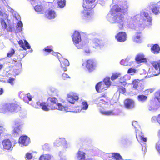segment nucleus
<instances>
[{
	"label": "nucleus",
	"instance_id": "f257e3e1",
	"mask_svg": "<svg viewBox=\"0 0 160 160\" xmlns=\"http://www.w3.org/2000/svg\"><path fill=\"white\" fill-rule=\"evenodd\" d=\"M129 5L124 0H119L118 3L114 5L107 15V18L111 23L119 24L120 29L123 28L125 25L124 13L128 11Z\"/></svg>",
	"mask_w": 160,
	"mask_h": 160
},
{
	"label": "nucleus",
	"instance_id": "f03ea898",
	"mask_svg": "<svg viewBox=\"0 0 160 160\" xmlns=\"http://www.w3.org/2000/svg\"><path fill=\"white\" fill-rule=\"evenodd\" d=\"M35 107L36 108H41L45 111H48L50 109H58L66 112H78L79 110L75 111L68 107L63 106L61 104L58 103V100L55 98H49L47 102H38Z\"/></svg>",
	"mask_w": 160,
	"mask_h": 160
},
{
	"label": "nucleus",
	"instance_id": "7ed1b4c3",
	"mask_svg": "<svg viewBox=\"0 0 160 160\" xmlns=\"http://www.w3.org/2000/svg\"><path fill=\"white\" fill-rule=\"evenodd\" d=\"M140 14H137L132 17H128L127 19V27L129 28L141 31L143 28Z\"/></svg>",
	"mask_w": 160,
	"mask_h": 160
},
{
	"label": "nucleus",
	"instance_id": "20e7f679",
	"mask_svg": "<svg viewBox=\"0 0 160 160\" xmlns=\"http://www.w3.org/2000/svg\"><path fill=\"white\" fill-rule=\"evenodd\" d=\"M82 34L78 31H75L73 35L72 36V38L74 44L78 49H82L87 47V45L88 43V42L87 41L86 42L83 41L82 44H79L81 41V34Z\"/></svg>",
	"mask_w": 160,
	"mask_h": 160
},
{
	"label": "nucleus",
	"instance_id": "39448f33",
	"mask_svg": "<svg viewBox=\"0 0 160 160\" xmlns=\"http://www.w3.org/2000/svg\"><path fill=\"white\" fill-rule=\"evenodd\" d=\"M45 52L48 53H51L55 56H57L59 60L61 63V67L64 71L67 70V67L69 65V63L68 60L66 59L61 58V55L58 52H53V51L50 49L45 48L43 49Z\"/></svg>",
	"mask_w": 160,
	"mask_h": 160
},
{
	"label": "nucleus",
	"instance_id": "423d86ee",
	"mask_svg": "<svg viewBox=\"0 0 160 160\" xmlns=\"http://www.w3.org/2000/svg\"><path fill=\"white\" fill-rule=\"evenodd\" d=\"M20 107L17 104L11 103L6 104L3 106L2 109L0 110L1 112L5 113L8 112H17L20 109Z\"/></svg>",
	"mask_w": 160,
	"mask_h": 160
},
{
	"label": "nucleus",
	"instance_id": "0eeeda50",
	"mask_svg": "<svg viewBox=\"0 0 160 160\" xmlns=\"http://www.w3.org/2000/svg\"><path fill=\"white\" fill-rule=\"evenodd\" d=\"M152 65L148 71V75L152 77L158 75L160 73V60L158 62H153Z\"/></svg>",
	"mask_w": 160,
	"mask_h": 160
},
{
	"label": "nucleus",
	"instance_id": "6e6552de",
	"mask_svg": "<svg viewBox=\"0 0 160 160\" xmlns=\"http://www.w3.org/2000/svg\"><path fill=\"white\" fill-rule=\"evenodd\" d=\"M111 85L109 78H105L103 82L98 83L96 86V89L99 92H101L103 90H106L107 88Z\"/></svg>",
	"mask_w": 160,
	"mask_h": 160
},
{
	"label": "nucleus",
	"instance_id": "1a4fd4ad",
	"mask_svg": "<svg viewBox=\"0 0 160 160\" xmlns=\"http://www.w3.org/2000/svg\"><path fill=\"white\" fill-rule=\"evenodd\" d=\"M23 123V122L20 119H17L14 121L12 132V135L14 136H18L21 133Z\"/></svg>",
	"mask_w": 160,
	"mask_h": 160
},
{
	"label": "nucleus",
	"instance_id": "9d476101",
	"mask_svg": "<svg viewBox=\"0 0 160 160\" xmlns=\"http://www.w3.org/2000/svg\"><path fill=\"white\" fill-rule=\"evenodd\" d=\"M0 16H2L0 18V22L2 26V28L5 29L7 27V24H9L10 22V20L8 19V15L4 12L2 8L0 7Z\"/></svg>",
	"mask_w": 160,
	"mask_h": 160
},
{
	"label": "nucleus",
	"instance_id": "9b49d317",
	"mask_svg": "<svg viewBox=\"0 0 160 160\" xmlns=\"http://www.w3.org/2000/svg\"><path fill=\"white\" fill-rule=\"evenodd\" d=\"M80 17L85 20H90L94 17V12L92 10H84L81 12Z\"/></svg>",
	"mask_w": 160,
	"mask_h": 160
},
{
	"label": "nucleus",
	"instance_id": "f8f14e48",
	"mask_svg": "<svg viewBox=\"0 0 160 160\" xmlns=\"http://www.w3.org/2000/svg\"><path fill=\"white\" fill-rule=\"evenodd\" d=\"M82 65L86 67L89 72H92L96 67V63L92 60H88L84 62Z\"/></svg>",
	"mask_w": 160,
	"mask_h": 160
},
{
	"label": "nucleus",
	"instance_id": "ddd939ff",
	"mask_svg": "<svg viewBox=\"0 0 160 160\" xmlns=\"http://www.w3.org/2000/svg\"><path fill=\"white\" fill-rule=\"evenodd\" d=\"M141 20L144 21L149 27L152 25V18L148 13L144 11H142L140 12Z\"/></svg>",
	"mask_w": 160,
	"mask_h": 160
},
{
	"label": "nucleus",
	"instance_id": "4468645a",
	"mask_svg": "<svg viewBox=\"0 0 160 160\" xmlns=\"http://www.w3.org/2000/svg\"><path fill=\"white\" fill-rule=\"evenodd\" d=\"M149 6L152 13L154 14L158 15L160 13V1L156 3H151Z\"/></svg>",
	"mask_w": 160,
	"mask_h": 160
},
{
	"label": "nucleus",
	"instance_id": "2eb2a0df",
	"mask_svg": "<svg viewBox=\"0 0 160 160\" xmlns=\"http://www.w3.org/2000/svg\"><path fill=\"white\" fill-rule=\"evenodd\" d=\"M115 39L120 42H124L127 39V35L124 32H120L115 36Z\"/></svg>",
	"mask_w": 160,
	"mask_h": 160
},
{
	"label": "nucleus",
	"instance_id": "dca6fc26",
	"mask_svg": "<svg viewBox=\"0 0 160 160\" xmlns=\"http://www.w3.org/2000/svg\"><path fill=\"white\" fill-rule=\"evenodd\" d=\"M67 100L70 103L73 104L75 101L78 99V97L77 94L73 92H71L67 95Z\"/></svg>",
	"mask_w": 160,
	"mask_h": 160
},
{
	"label": "nucleus",
	"instance_id": "f3484780",
	"mask_svg": "<svg viewBox=\"0 0 160 160\" xmlns=\"http://www.w3.org/2000/svg\"><path fill=\"white\" fill-rule=\"evenodd\" d=\"M30 142V138L26 136H21L19 139V143L22 146H27Z\"/></svg>",
	"mask_w": 160,
	"mask_h": 160
},
{
	"label": "nucleus",
	"instance_id": "a211bd4d",
	"mask_svg": "<svg viewBox=\"0 0 160 160\" xmlns=\"http://www.w3.org/2000/svg\"><path fill=\"white\" fill-rule=\"evenodd\" d=\"M95 1L93 0H86V2H84L83 4V7L86 9H92L94 8L95 5L94 3Z\"/></svg>",
	"mask_w": 160,
	"mask_h": 160
},
{
	"label": "nucleus",
	"instance_id": "6ab92c4d",
	"mask_svg": "<svg viewBox=\"0 0 160 160\" xmlns=\"http://www.w3.org/2000/svg\"><path fill=\"white\" fill-rule=\"evenodd\" d=\"M125 107L128 109H132L135 106L134 101L132 99H127L124 102Z\"/></svg>",
	"mask_w": 160,
	"mask_h": 160
},
{
	"label": "nucleus",
	"instance_id": "aec40b11",
	"mask_svg": "<svg viewBox=\"0 0 160 160\" xmlns=\"http://www.w3.org/2000/svg\"><path fill=\"white\" fill-rule=\"evenodd\" d=\"M19 95L20 98L23 99L24 102L29 104H31V103H29V101H31L32 97L30 95L29 93L27 94H24L22 93V92H20L19 93Z\"/></svg>",
	"mask_w": 160,
	"mask_h": 160
},
{
	"label": "nucleus",
	"instance_id": "412c9836",
	"mask_svg": "<svg viewBox=\"0 0 160 160\" xmlns=\"http://www.w3.org/2000/svg\"><path fill=\"white\" fill-rule=\"evenodd\" d=\"M2 144L4 149L10 150L12 147L11 142L8 139H6L3 140L2 142Z\"/></svg>",
	"mask_w": 160,
	"mask_h": 160
},
{
	"label": "nucleus",
	"instance_id": "4be33fe9",
	"mask_svg": "<svg viewBox=\"0 0 160 160\" xmlns=\"http://www.w3.org/2000/svg\"><path fill=\"white\" fill-rule=\"evenodd\" d=\"M46 16L49 19H53L57 16L56 12L53 10H50L47 12Z\"/></svg>",
	"mask_w": 160,
	"mask_h": 160
},
{
	"label": "nucleus",
	"instance_id": "5701e85b",
	"mask_svg": "<svg viewBox=\"0 0 160 160\" xmlns=\"http://www.w3.org/2000/svg\"><path fill=\"white\" fill-rule=\"evenodd\" d=\"M78 160H85V153L82 150H79L76 154Z\"/></svg>",
	"mask_w": 160,
	"mask_h": 160
},
{
	"label": "nucleus",
	"instance_id": "b1692460",
	"mask_svg": "<svg viewBox=\"0 0 160 160\" xmlns=\"http://www.w3.org/2000/svg\"><path fill=\"white\" fill-rule=\"evenodd\" d=\"M107 156L109 158H115L116 160H122V158L120 155L117 153H109Z\"/></svg>",
	"mask_w": 160,
	"mask_h": 160
},
{
	"label": "nucleus",
	"instance_id": "393cba45",
	"mask_svg": "<svg viewBox=\"0 0 160 160\" xmlns=\"http://www.w3.org/2000/svg\"><path fill=\"white\" fill-rule=\"evenodd\" d=\"M141 32H137L133 38V41L136 42L140 43L142 41V38L141 35Z\"/></svg>",
	"mask_w": 160,
	"mask_h": 160
},
{
	"label": "nucleus",
	"instance_id": "a878e982",
	"mask_svg": "<svg viewBox=\"0 0 160 160\" xmlns=\"http://www.w3.org/2000/svg\"><path fill=\"white\" fill-rule=\"evenodd\" d=\"M136 60L138 63L144 62L146 61L144 55L142 54L138 55L136 58Z\"/></svg>",
	"mask_w": 160,
	"mask_h": 160
},
{
	"label": "nucleus",
	"instance_id": "bb28decb",
	"mask_svg": "<svg viewBox=\"0 0 160 160\" xmlns=\"http://www.w3.org/2000/svg\"><path fill=\"white\" fill-rule=\"evenodd\" d=\"M62 145L64 148H68L71 147V143L70 142H68L64 138L62 139Z\"/></svg>",
	"mask_w": 160,
	"mask_h": 160
},
{
	"label": "nucleus",
	"instance_id": "cd10ccee",
	"mask_svg": "<svg viewBox=\"0 0 160 160\" xmlns=\"http://www.w3.org/2000/svg\"><path fill=\"white\" fill-rule=\"evenodd\" d=\"M34 9L36 12L42 13L44 11V8L41 5H38L35 6Z\"/></svg>",
	"mask_w": 160,
	"mask_h": 160
},
{
	"label": "nucleus",
	"instance_id": "c85d7f7f",
	"mask_svg": "<svg viewBox=\"0 0 160 160\" xmlns=\"http://www.w3.org/2000/svg\"><path fill=\"white\" fill-rule=\"evenodd\" d=\"M160 51V48L159 46L156 44L154 45L151 48V51L152 52L155 54H157Z\"/></svg>",
	"mask_w": 160,
	"mask_h": 160
},
{
	"label": "nucleus",
	"instance_id": "c756f323",
	"mask_svg": "<svg viewBox=\"0 0 160 160\" xmlns=\"http://www.w3.org/2000/svg\"><path fill=\"white\" fill-rule=\"evenodd\" d=\"M52 156L49 154H43L40 156L39 160H50Z\"/></svg>",
	"mask_w": 160,
	"mask_h": 160
},
{
	"label": "nucleus",
	"instance_id": "7c9ffc66",
	"mask_svg": "<svg viewBox=\"0 0 160 160\" xmlns=\"http://www.w3.org/2000/svg\"><path fill=\"white\" fill-rule=\"evenodd\" d=\"M100 112L102 114L105 115H112L114 114V113L112 110L104 111L100 110Z\"/></svg>",
	"mask_w": 160,
	"mask_h": 160
},
{
	"label": "nucleus",
	"instance_id": "2f4dec72",
	"mask_svg": "<svg viewBox=\"0 0 160 160\" xmlns=\"http://www.w3.org/2000/svg\"><path fill=\"white\" fill-rule=\"evenodd\" d=\"M64 138H61L59 139H57L54 142V145L55 146H59L61 144L62 145V139H63Z\"/></svg>",
	"mask_w": 160,
	"mask_h": 160
},
{
	"label": "nucleus",
	"instance_id": "473e14b6",
	"mask_svg": "<svg viewBox=\"0 0 160 160\" xmlns=\"http://www.w3.org/2000/svg\"><path fill=\"white\" fill-rule=\"evenodd\" d=\"M147 97L146 96L143 95H139L138 96V99L139 102H144L146 101Z\"/></svg>",
	"mask_w": 160,
	"mask_h": 160
},
{
	"label": "nucleus",
	"instance_id": "72a5a7b5",
	"mask_svg": "<svg viewBox=\"0 0 160 160\" xmlns=\"http://www.w3.org/2000/svg\"><path fill=\"white\" fill-rule=\"evenodd\" d=\"M136 137L138 141H139V139H140L144 142H146L147 141V138H144V135L142 132H141L140 134H139L138 136H137V134L136 135Z\"/></svg>",
	"mask_w": 160,
	"mask_h": 160
},
{
	"label": "nucleus",
	"instance_id": "f704fd0d",
	"mask_svg": "<svg viewBox=\"0 0 160 160\" xmlns=\"http://www.w3.org/2000/svg\"><path fill=\"white\" fill-rule=\"evenodd\" d=\"M139 82L140 81L138 79L133 80L132 82V84L133 85V88L135 89L138 90V88L139 86Z\"/></svg>",
	"mask_w": 160,
	"mask_h": 160
},
{
	"label": "nucleus",
	"instance_id": "c9c22d12",
	"mask_svg": "<svg viewBox=\"0 0 160 160\" xmlns=\"http://www.w3.org/2000/svg\"><path fill=\"white\" fill-rule=\"evenodd\" d=\"M57 1L59 7L62 8L65 6V0H57Z\"/></svg>",
	"mask_w": 160,
	"mask_h": 160
},
{
	"label": "nucleus",
	"instance_id": "e433bc0d",
	"mask_svg": "<svg viewBox=\"0 0 160 160\" xmlns=\"http://www.w3.org/2000/svg\"><path fill=\"white\" fill-rule=\"evenodd\" d=\"M127 78H128V80L130 79V77L128 75H126L122 77H121L120 78V82L121 83H122V82H123L124 83H126V82L125 81L127 80Z\"/></svg>",
	"mask_w": 160,
	"mask_h": 160
},
{
	"label": "nucleus",
	"instance_id": "4c0bfd02",
	"mask_svg": "<svg viewBox=\"0 0 160 160\" xmlns=\"http://www.w3.org/2000/svg\"><path fill=\"white\" fill-rule=\"evenodd\" d=\"M137 72L138 71L137 70L134 68H131L128 69L127 72L131 75H133Z\"/></svg>",
	"mask_w": 160,
	"mask_h": 160
},
{
	"label": "nucleus",
	"instance_id": "58836bf2",
	"mask_svg": "<svg viewBox=\"0 0 160 160\" xmlns=\"http://www.w3.org/2000/svg\"><path fill=\"white\" fill-rule=\"evenodd\" d=\"M129 142L128 139L126 137L122 138L120 140V142L122 144H127Z\"/></svg>",
	"mask_w": 160,
	"mask_h": 160
},
{
	"label": "nucleus",
	"instance_id": "ea45409f",
	"mask_svg": "<svg viewBox=\"0 0 160 160\" xmlns=\"http://www.w3.org/2000/svg\"><path fill=\"white\" fill-rule=\"evenodd\" d=\"M156 120L158 122L160 125V114H158L157 117L153 116L152 117V122H154Z\"/></svg>",
	"mask_w": 160,
	"mask_h": 160
},
{
	"label": "nucleus",
	"instance_id": "a19ab883",
	"mask_svg": "<svg viewBox=\"0 0 160 160\" xmlns=\"http://www.w3.org/2000/svg\"><path fill=\"white\" fill-rule=\"evenodd\" d=\"M93 43L95 45L93 47H95V48L100 47V42L99 40L96 39H94L93 40Z\"/></svg>",
	"mask_w": 160,
	"mask_h": 160
},
{
	"label": "nucleus",
	"instance_id": "79ce46f5",
	"mask_svg": "<svg viewBox=\"0 0 160 160\" xmlns=\"http://www.w3.org/2000/svg\"><path fill=\"white\" fill-rule=\"evenodd\" d=\"M121 75V74L119 72L113 74L111 77V79L112 80H114L116 79L118 77H120Z\"/></svg>",
	"mask_w": 160,
	"mask_h": 160
},
{
	"label": "nucleus",
	"instance_id": "37998d69",
	"mask_svg": "<svg viewBox=\"0 0 160 160\" xmlns=\"http://www.w3.org/2000/svg\"><path fill=\"white\" fill-rule=\"evenodd\" d=\"M15 53V50L12 48H11L7 54V57L9 58L12 57Z\"/></svg>",
	"mask_w": 160,
	"mask_h": 160
},
{
	"label": "nucleus",
	"instance_id": "c03bdc74",
	"mask_svg": "<svg viewBox=\"0 0 160 160\" xmlns=\"http://www.w3.org/2000/svg\"><path fill=\"white\" fill-rule=\"evenodd\" d=\"M120 63L121 65L127 66V65H131V62L128 63V60L127 59L126 60H122L120 62Z\"/></svg>",
	"mask_w": 160,
	"mask_h": 160
},
{
	"label": "nucleus",
	"instance_id": "a18cd8bd",
	"mask_svg": "<svg viewBox=\"0 0 160 160\" xmlns=\"http://www.w3.org/2000/svg\"><path fill=\"white\" fill-rule=\"evenodd\" d=\"M88 108V105L87 102H82V109L87 110Z\"/></svg>",
	"mask_w": 160,
	"mask_h": 160
},
{
	"label": "nucleus",
	"instance_id": "49530a36",
	"mask_svg": "<svg viewBox=\"0 0 160 160\" xmlns=\"http://www.w3.org/2000/svg\"><path fill=\"white\" fill-rule=\"evenodd\" d=\"M17 26L19 28L18 29V31L19 32L21 31L22 29L23 26L22 22L21 21H19L17 24Z\"/></svg>",
	"mask_w": 160,
	"mask_h": 160
},
{
	"label": "nucleus",
	"instance_id": "de8ad7c7",
	"mask_svg": "<svg viewBox=\"0 0 160 160\" xmlns=\"http://www.w3.org/2000/svg\"><path fill=\"white\" fill-rule=\"evenodd\" d=\"M32 156L31 153L28 152L26 154L25 158L26 160H30L32 158Z\"/></svg>",
	"mask_w": 160,
	"mask_h": 160
},
{
	"label": "nucleus",
	"instance_id": "09e8293b",
	"mask_svg": "<svg viewBox=\"0 0 160 160\" xmlns=\"http://www.w3.org/2000/svg\"><path fill=\"white\" fill-rule=\"evenodd\" d=\"M19 44L20 45V47L24 50H26V48H25L24 45V43L23 42L22 40H20L18 42Z\"/></svg>",
	"mask_w": 160,
	"mask_h": 160
},
{
	"label": "nucleus",
	"instance_id": "8fccbe9b",
	"mask_svg": "<svg viewBox=\"0 0 160 160\" xmlns=\"http://www.w3.org/2000/svg\"><path fill=\"white\" fill-rule=\"evenodd\" d=\"M8 82L10 83L11 85H13L14 83V82L15 81V79L14 78L9 77L8 79Z\"/></svg>",
	"mask_w": 160,
	"mask_h": 160
},
{
	"label": "nucleus",
	"instance_id": "3c124183",
	"mask_svg": "<svg viewBox=\"0 0 160 160\" xmlns=\"http://www.w3.org/2000/svg\"><path fill=\"white\" fill-rule=\"evenodd\" d=\"M148 108L149 110L153 112L156 111L158 109L157 108L151 106H148Z\"/></svg>",
	"mask_w": 160,
	"mask_h": 160
},
{
	"label": "nucleus",
	"instance_id": "603ef678",
	"mask_svg": "<svg viewBox=\"0 0 160 160\" xmlns=\"http://www.w3.org/2000/svg\"><path fill=\"white\" fill-rule=\"evenodd\" d=\"M12 14L16 20H18L20 19V18L19 15L16 12H14L12 13Z\"/></svg>",
	"mask_w": 160,
	"mask_h": 160
},
{
	"label": "nucleus",
	"instance_id": "864d4df0",
	"mask_svg": "<svg viewBox=\"0 0 160 160\" xmlns=\"http://www.w3.org/2000/svg\"><path fill=\"white\" fill-rule=\"evenodd\" d=\"M155 147L156 150L160 153V141L156 143Z\"/></svg>",
	"mask_w": 160,
	"mask_h": 160
},
{
	"label": "nucleus",
	"instance_id": "5fc2aeb1",
	"mask_svg": "<svg viewBox=\"0 0 160 160\" xmlns=\"http://www.w3.org/2000/svg\"><path fill=\"white\" fill-rule=\"evenodd\" d=\"M24 45L25 48H27L28 49H30V48L31 47L30 46L28 42L26 40H24Z\"/></svg>",
	"mask_w": 160,
	"mask_h": 160
},
{
	"label": "nucleus",
	"instance_id": "6e6d98bb",
	"mask_svg": "<svg viewBox=\"0 0 160 160\" xmlns=\"http://www.w3.org/2000/svg\"><path fill=\"white\" fill-rule=\"evenodd\" d=\"M132 125L135 127V131L137 133V132L136 131V128L138 126L137 122V121H133L132 123Z\"/></svg>",
	"mask_w": 160,
	"mask_h": 160
},
{
	"label": "nucleus",
	"instance_id": "4d7b16f0",
	"mask_svg": "<svg viewBox=\"0 0 160 160\" xmlns=\"http://www.w3.org/2000/svg\"><path fill=\"white\" fill-rule=\"evenodd\" d=\"M42 148L44 150H48L49 149V145L48 144H45L42 146Z\"/></svg>",
	"mask_w": 160,
	"mask_h": 160
},
{
	"label": "nucleus",
	"instance_id": "13d9d810",
	"mask_svg": "<svg viewBox=\"0 0 160 160\" xmlns=\"http://www.w3.org/2000/svg\"><path fill=\"white\" fill-rule=\"evenodd\" d=\"M49 90L52 93H54L57 92V90L53 87H50Z\"/></svg>",
	"mask_w": 160,
	"mask_h": 160
},
{
	"label": "nucleus",
	"instance_id": "bf43d9fd",
	"mask_svg": "<svg viewBox=\"0 0 160 160\" xmlns=\"http://www.w3.org/2000/svg\"><path fill=\"white\" fill-rule=\"evenodd\" d=\"M119 91L120 92L124 93L126 91V89L122 87L119 88Z\"/></svg>",
	"mask_w": 160,
	"mask_h": 160
},
{
	"label": "nucleus",
	"instance_id": "052dcab7",
	"mask_svg": "<svg viewBox=\"0 0 160 160\" xmlns=\"http://www.w3.org/2000/svg\"><path fill=\"white\" fill-rule=\"evenodd\" d=\"M62 78L64 79H65L67 78H70L67 74L63 73L62 74Z\"/></svg>",
	"mask_w": 160,
	"mask_h": 160
},
{
	"label": "nucleus",
	"instance_id": "680f3d73",
	"mask_svg": "<svg viewBox=\"0 0 160 160\" xmlns=\"http://www.w3.org/2000/svg\"><path fill=\"white\" fill-rule=\"evenodd\" d=\"M98 102L100 103H102V104L104 102V101L102 99H99L97 101H96V103L97 104H99V103H98Z\"/></svg>",
	"mask_w": 160,
	"mask_h": 160
},
{
	"label": "nucleus",
	"instance_id": "e2e57ef3",
	"mask_svg": "<svg viewBox=\"0 0 160 160\" xmlns=\"http://www.w3.org/2000/svg\"><path fill=\"white\" fill-rule=\"evenodd\" d=\"M4 130V129L2 127L0 126V136L1 135Z\"/></svg>",
	"mask_w": 160,
	"mask_h": 160
},
{
	"label": "nucleus",
	"instance_id": "0e129e2a",
	"mask_svg": "<svg viewBox=\"0 0 160 160\" xmlns=\"http://www.w3.org/2000/svg\"><path fill=\"white\" fill-rule=\"evenodd\" d=\"M154 90L152 89H147L146 90V93H152L153 91Z\"/></svg>",
	"mask_w": 160,
	"mask_h": 160
},
{
	"label": "nucleus",
	"instance_id": "69168bd1",
	"mask_svg": "<svg viewBox=\"0 0 160 160\" xmlns=\"http://www.w3.org/2000/svg\"><path fill=\"white\" fill-rule=\"evenodd\" d=\"M9 11H10V12H11L12 14L14 12H15V11H14V10L11 8L10 7H9L8 8V10Z\"/></svg>",
	"mask_w": 160,
	"mask_h": 160
},
{
	"label": "nucleus",
	"instance_id": "338daca9",
	"mask_svg": "<svg viewBox=\"0 0 160 160\" xmlns=\"http://www.w3.org/2000/svg\"><path fill=\"white\" fill-rule=\"evenodd\" d=\"M85 52L86 53V54H88L90 52V51L88 48H87L86 49L84 50Z\"/></svg>",
	"mask_w": 160,
	"mask_h": 160
},
{
	"label": "nucleus",
	"instance_id": "774afa93",
	"mask_svg": "<svg viewBox=\"0 0 160 160\" xmlns=\"http://www.w3.org/2000/svg\"><path fill=\"white\" fill-rule=\"evenodd\" d=\"M28 1L30 2V3L32 4H34L36 1L37 0H28Z\"/></svg>",
	"mask_w": 160,
	"mask_h": 160
}]
</instances>
